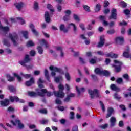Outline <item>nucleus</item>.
<instances>
[{
	"label": "nucleus",
	"instance_id": "39448f33",
	"mask_svg": "<svg viewBox=\"0 0 131 131\" xmlns=\"http://www.w3.org/2000/svg\"><path fill=\"white\" fill-rule=\"evenodd\" d=\"M9 37L13 42L14 47H17V46H18V42H17V40H18V39L19 38L18 34H17L16 33H13V34H9Z\"/></svg>",
	"mask_w": 131,
	"mask_h": 131
},
{
	"label": "nucleus",
	"instance_id": "5fc2aeb1",
	"mask_svg": "<svg viewBox=\"0 0 131 131\" xmlns=\"http://www.w3.org/2000/svg\"><path fill=\"white\" fill-rule=\"evenodd\" d=\"M63 20H64L65 22H67V21H69V20H70V16L69 15H65L63 17Z\"/></svg>",
	"mask_w": 131,
	"mask_h": 131
},
{
	"label": "nucleus",
	"instance_id": "6e6552de",
	"mask_svg": "<svg viewBox=\"0 0 131 131\" xmlns=\"http://www.w3.org/2000/svg\"><path fill=\"white\" fill-rule=\"evenodd\" d=\"M117 19V10L115 8H112L111 11V15L108 17V20H116Z\"/></svg>",
	"mask_w": 131,
	"mask_h": 131
},
{
	"label": "nucleus",
	"instance_id": "58836bf2",
	"mask_svg": "<svg viewBox=\"0 0 131 131\" xmlns=\"http://www.w3.org/2000/svg\"><path fill=\"white\" fill-rule=\"evenodd\" d=\"M106 32L107 34H109V35H112V34H114V33H115V30H114V29H112L107 30Z\"/></svg>",
	"mask_w": 131,
	"mask_h": 131
},
{
	"label": "nucleus",
	"instance_id": "3c124183",
	"mask_svg": "<svg viewBox=\"0 0 131 131\" xmlns=\"http://www.w3.org/2000/svg\"><path fill=\"white\" fill-rule=\"evenodd\" d=\"M62 79V78L61 76L60 77H56L55 78V82H57V83L60 82V80H61Z\"/></svg>",
	"mask_w": 131,
	"mask_h": 131
},
{
	"label": "nucleus",
	"instance_id": "4be33fe9",
	"mask_svg": "<svg viewBox=\"0 0 131 131\" xmlns=\"http://www.w3.org/2000/svg\"><path fill=\"white\" fill-rule=\"evenodd\" d=\"M106 57L112 58V59H116L117 58H118V55L113 52H110L106 54Z\"/></svg>",
	"mask_w": 131,
	"mask_h": 131
},
{
	"label": "nucleus",
	"instance_id": "20e7f679",
	"mask_svg": "<svg viewBox=\"0 0 131 131\" xmlns=\"http://www.w3.org/2000/svg\"><path fill=\"white\" fill-rule=\"evenodd\" d=\"M46 94L47 97H52L53 96V93L51 92L50 91H48V90L46 89H42L40 90V91L38 92V95L40 97H45V94Z\"/></svg>",
	"mask_w": 131,
	"mask_h": 131
},
{
	"label": "nucleus",
	"instance_id": "423d86ee",
	"mask_svg": "<svg viewBox=\"0 0 131 131\" xmlns=\"http://www.w3.org/2000/svg\"><path fill=\"white\" fill-rule=\"evenodd\" d=\"M114 63H115V64H118V66H116L114 64H113L112 65V67L114 68L115 72L118 73L120 71H121V66H122V62L115 60H114Z\"/></svg>",
	"mask_w": 131,
	"mask_h": 131
},
{
	"label": "nucleus",
	"instance_id": "e433bc0d",
	"mask_svg": "<svg viewBox=\"0 0 131 131\" xmlns=\"http://www.w3.org/2000/svg\"><path fill=\"white\" fill-rule=\"evenodd\" d=\"M13 75L15 77H17V80L18 81H19V82H21V81H22V78L20 76H19V75H18L17 73H13Z\"/></svg>",
	"mask_w": 131,
	"mask_h": 131
},
{
	"label": "nucleus",
	"instance_id": "0e129e2a",
	"mask_svg": "<svg viewBox=\"0 0 131 131\" xmlns=\"http://www.w3.org/2000/svg\"><path fill=\"white\" fill-rule=\"evenodd\" d=\"M123 80L121 78H119L116 80L117 83L120 84L121 82H123Z\"/></svg>",
	"mask_w": 131,
	"mask_h": 131
},
{
	"label": "nucleus",
	"instance_id": "ea45409f",
	"mask_svg": "<svg viewBox=\"0 0 131 131\" xmlns=\"http://www.w3.org/2000/svg\"><path fill=\"white\" fill-rule=\"evenodd\" d=\"M52 8L53 6H52V5H51V4H49L47 5V9L50 10V11H51L52 13H54V12H55V10H54V9Z\"/></svg>",
	"mask_w": 131,
	"mask_h": 131
},
{
	"label": "nucleus",
	"instance_id": "338daca9",
	"mask_svg": "<svg viewBox=\"0 0 131 131\" xmlns=\"http://www.w3.org/2000/svg\"><path fill=\"white\" fill-rule=\"evenodd\" d=\"M41 124H46L49 122V120H42L40 121Z\"/></svg>",
	"mask_w": 131,
	"mask_h": 131
},
{
	"label": "nucleus",
	"instance_id": "393cba45",
	"mask_svg": "<svg viewBox=\"0 0 131 131\" xmlns=\"http://www.w3.org/2000/svg\"><path fill=\"white\" fill-rule=\"evenodd\" d=\"M0 30H2L4 32H8V31H10V28L9 27H3L2 25H0Z\"/></svg>",
	"mask_w": 131,
	"mask_h": 131
},
{
	"label": "nucleus",
	"instance_id": "c85d7f7f",
	"mask_svg": "<svg viewBox=\"0 0 131 131\" xmlns=\"http://www.w3.org/2000/svg\"><path fill=\"white\" fill-rule=\"evenodd\" d=\"M37 50L38 51V53H39V55H42L43 54V49L40 46H38L37 47Z\"/></svg>",
	"mask_w": 131,
	"mask_h": 131
},
{
	"label": "nucleus",
	"instance_id": "774afa93",
	"mask_svg": "<svg viewBox=\"0 0 131 131\" xmlns=\"http://www.w3.org/2000/svg\"><path fill=\"white\" fill-rule=\"evenodd\" d=\"M72 131H78V126L77 125L73 126L72 128Z\"/></svg>",
	"mask_w": 131,
	"mask_h": 131
},
{
	"label": "nucleus",
	"instance_id": "c756f323",
	"mask_svg": "<svg viewBox=\"0 0 131 131\" xmlns=\"http://www.w3.org/2000/svg\"><path fill=\"white\" fill-rule=\"evenodd\" d=\"M103 70H101V69L97 68L95 69L94 72L96 74H99V75H102V73Z\"/></svg>",
	"mask_w": 131,
	"mask_h": 131
},
{
	"label": "nucleus",
	"instance_id": "de8ad7c7",
	"mask_svg": "<svg viewBox=\"0 0 131 131\" xmlns=\"http://www.w3.org/2000/svg\"><path fill=\"white\" fill-rule=\"evenodd\" d=\"M114 97L116 100H117L118 101H119L120 99H121V97L118 95L117 93H115Z\"/></svg>",
	"mask_w": 131,
	"mask_h": 131
},
{
	"label": "nucleus",
	"instance_id": "473e14b6",
	"mask_svg": "<svg viewBox=\"0 0 131 131\" xmlns=\"http://www.w3.org/2000/svg\"><path fill=\"white\" fill-rule=\"evenodd\" d=\"M101 4L98 3L96 5V7L94 10L95 12H100V11H101Z\"/></svg>",
	"mask_w": 131,
	"mask_h": 131
},
{
	"label": "nucleus",
	"instance_id": "7c9ffc66",
	"mask_svg": "<svg viewBox=\"0 0 131 131\" xmlns=\"http://www.w3.org/2000/svg\"><path fill=\"white\" fill-rule=\"evenodd\" d=\"M70 26H73V31L74 32H76V31L77 30V28L76 27L75 24L73 23L69 24L68 28H70Z\"/></svg>",
	"mask_w": 131,
	"mask_h": 131
},
{
	"label": "nucleus",
	"instance_id": "f3484780",
	"mask_svg": "<svg viewBox=\"0 0 131 131\" xmlns=\"http://www.w3.org/2000/svg\"><path fill=\"white\" fill-rule=\"evenodd\" d=\"M30 29L31 30L32 32L35 35V36H38V32L36 31L35 29L34 24H30L29 26Z\"/></svg>",
	"mask_w": 131,
	"mask_h": 131
},
{
	"label": "nucleus",
	"instance_id": "f8f14e48",
	"mask_svg": "<svg viewBox=\"0 0 131 131\" xmlns=\"http://www.w3.org/2000/svg\"><path fill=\"white\" fill-rule=\"evenodd\" d=\"M130 51V49H129V47H127L125 50V51H124L123 53V57L126 58L127 59H129L130 58L131 59V54H129Z\"/></svg>",
	"mask_w": 131,
	"mask_h": 131
},
{
	"label": "nucleus",
	"instance_id": "79ce46f5",
	"mask_svg": "<svg viewBox=\"0 0 131 131\" xmlns=\"http://www.w3.org/2000/svg\"><path fill=\"white\" fill-rule=\"evenodd\" d=\"M7 112H11L12 113H14V112H15V108L12 106L8 107L7 108Z\"/></svg>",
	"mask_w": 131,
	"mask_h": 131
},
{
	"label": "nucleus",
	"instance_id": "b1692460",
	"mask_svg": "<svg viewBox=\"0 0 131 131\" xmlns=\"http://www.w3.org/2000/svg\"><path fill=\"white\" fill-rule=\"evenodd\" d=\"M111 89L112 91H115V92H119V91H120V89L116 86V85L114 84H112L111 85Z\"/></svg>",
	"mask_w": 131,
	"mask_h": 131
},
{
	"label": "nucleus",
	"instance_id": "4468645a",
	"mask_svg": "<svg viewBox=\"0 0 131 131\" xmlns=\"http://www.w3.org/2000/svg\"><path fill=\"white\" fill-rule=\"evenodd\" d=\"M10 99H5L4 100L0 101V104L3 107H7V106H9V105H10Z\"/></svg>",
	"mask_w": 131,
	"mask_h": 131
},
{
	"label": "nucleus",
	"instance_id": "ddd939ff",
	"mask_svg": "<svg viewBox=\"0 0 131 131\" xmlns=\"http://www.w3.org/2000/svg\"><path fill=\"white\" fill-rule=\"evenodd\" d=\"M35 83V80H34V78L31 77L29 80L26 81L25 82V85L26 86H32V85H33Z\"/></svg>",
	"mask_w": 131,
	"mask_h": 131
},
{
	"label": "nucleus",
	"instance_id": "2f4dec72",
	"mask_svg": "<svg viewBox=\"0 0 131 131\" xmlns=\"http://www.w3.org/2000/svg\"><path fill=\"white\" fill-rule=\"evenodd\" d=\"M101 75L108 77V76H110V72L107 70H102Z\"/></svg>",
	"mask_w": 131,
	"mask_h": 131
},
{
	"label": "nucleus",
	"instance_id": "1a4fd4ad",
	"mask_svg": "<svg viewBox=\"0 0 131 131\" xmlns=\"http://www.w3.org/2000/svg\"><path fill=\"white\" fill-rule=\"evenodd\" d=\"M9 99L12 103H14V102H19L22 103H25V101H24V100L19 98L17 96H9Z\"/></svg>",
	"mask_w": 131,
	"mask_h": 131
},
{
	"label": "nucleus",
	"instance_id": "4d7b16f0",
	"mask_svg": "<svg viewBox=\"0 0 131 131\" xmlns=\"http://www.w3.org/2000/svg\"><path fill=\"white\" fill-rule=\"evenodd\" d=\"M124 13L126 14V16H128L130 14V10L129 9H125L124 10Z\"/></svg>",
	"mask_w": 131,
	"mask_h": 131
},
{
	"label": "nucleus",
	"instance_id": "7ed1b4c3",
	"mask_svg": "<svg viewBox=\"0 0 131 131\" xmlns=\"http://www.w3.org/2000/svg\"><path fill=\"white\" fill-rule=\"evenodd\" d=\"M10 122L14 126H17L19 129H23L24 128V124H23L19 119H15L14 120H12L10 121Z\"/></svg>",
	"mask_w": 131,
	"mask_h": 131
},
{
	"label": "nucleus",
	"instance_id": "bf43d9fd",
	"mask_svg": "<svg viewBox=\"0 0 131 131\" xmlns=\"http://www.w3.org/2000/svg\"><path fill=\"white\" fill-rule=\"evenodd\" d=\"M17 20H19V21H20L21 24L22 25L25 24V20H24L23 18H22V17H17Z\"/></svg>",
	"mask_w": 131,
	"mask_h": 131
},
{
	"label": "nucleus",
	"instance_id": "aec40b11",
	"mask_svg": "<svg viewBox=\"0 0 131 131\" xmlns=\"http://www.w3.org/2000/svg\"><path fill=\"white\" fill-rule=\"evenodd\" d=\"M110 127L112 128L114 127V126L115 125V123H116V118H115L114 117H112L110 118Z\"/></svg>",
	"mask_w": 131,
	"mask_h": 131
},
{
	"label": "nucleus",
	"instance_id": "6e6d98bb",
	"mask_svg": "<svg viewBox=\"0 0 131 131\" xmlns=\"http://www.w3.org/2000/svg\"><path fill=\"white\" fill-rule=\"evenodd\" d=\"M121 5L122 8H126V7H127V4L124 1L121 2Z\"/></svg>",
	"mask_w": 131,
	"mask_h": 131
},
{
	"label": "nucleus",
	"instance_id": "5701e85b",
	"mask_svg": "<svg viewBox=\"0 0 131 131\" xmlns=\"http://www.w3.org/2000/svg\"><path fill=\"white\" fill-rule=\"evenodd\" d=\"M6 76L7 78L8 81H9V82H13V81H15V78L14 77L11 76L10 74H7Z\"/></svg>",
	"mask_w": 131,
	"mask_h": 131
},
{
	"label": "nucleus",
	"instance_id": "a878e982",
	"mask_svg": "<svg viewBox=\"0 0 131 131\" xmlns=\"http://www.w3.org/2000/svg\"><path fill=\"white\" fill-rule=\"evenodd\" d=\"M59 29L60 31H63L64 33H67V32H68V30L67 29H65V25L64 24L60 25L59 27Z\"/></svg>",
	"mask_w": 131,
	"mask_h": 131
},
{
	"label": "nucleus",
	"instance_id": "c03bdc74",
	"mask_svg": "<svg viewBox=\"0 0 131 131\" xmlns=\"http://www.w3.org/2000/svg\"><path fill=\"white\" fill-rule=\"evenodd\" d=\"M39 112L40 113H41V114H48V111L46 108L40 109L39 110Z\"/></svg>",
	"mask_w": 131,
	"mask_h": 131
},
{
	"label": "nucleus",
	"instance_id": "13d9d810",
	"mask_svg": "<svg viewBox=\"0 0 131 131\" xmlns=\"http://www.w3.org/2000/svg\"><path fill=\"white\" fill-rule=\"evenodd\" d=\"M119 108L122 110V111H125L126 110V107H125V105L124 104H121L119 105Z\"/></svg>",
	"mask_w": 131,
	"mask_h": 131
},
{
	"label": "nucleus",
	"instance_id": "49530a36",
	"mask_svg": "<svg viewBox=\"0 0 131 131\" xmlns=\"http://www.w3.org/2000/svg\"><path fill=\"white\" fill-rule=\"evenodd\" d=\"M99 103H100V106H101V108L103 112H105V111H106L105 108V105H104V103L101 101H100Z\"/></svg>",
	"mask_w": 131,
	"mask_h": 131
},
{
	"label": "nucleus",
	"instance_id": "f03ea898",
	"mask_svg": "<svg viewBox=\"0 0 131 131\" xmlns=\"http://www.w3.org/2000/svg\"><path fill=\"white\" fill-rule=\"evenodd\" d=\"M88 94L90 95V98L92 99H95V97H96V98H100V92L99 90L97 89H95L93 90L89 89Z\"/></svg>",
	"mask_w": 131,
	"mask_h": 131
},
{
	"label": "nucleus",
	"instance_id": "a18cd8bd",
	"mask_svg": "<svg viewBox=\"0 0 131 131\" xmlns=\"http://www.w3.org/2000/svg\"><path fill=\"white\" fill-rule=\"evenodd\" d=\"M41 42H42V43H43V45H45L46 48H49V43L48 42V41H47V40H46V39H42Z\"/></svg>",
	"mask_w": 131,
	"mask_h": 131
},
{
	"label": "nucleus",
	"instance_id": "cd10ccee",
	"mask_svg": "<svg viewBox=\"0 0 131 131\" xmlns=\"http://www.w3.org/2000/svg\"><path fill=\"white\" fill-rule=\"evenodd\" d=\"M21 34H23L25 39H28V31H21Z\"/></svg>",
	"mask_w": 131,
	"mask_h": 131
},
{
	"label": "nucleus",
	"instance_id": "680f3d73",
	"mask_svg": "<svg viewBox=\"0 0 131 131\" xmlns=\"http://www.w3.org/2000/svg\"><path fill=\"white\" fill-rule=\"evenodd\" d=\"M79 27L80 28H81V29H82V30L83 31H84L85 30V26H84V24H79Z\"/></svg>",
	"mask_w": 131,
	"mask_h": 131
},
{
	"label": "nucleus",
	"instance_id": "864d4df0",
	"mask_svg": "<svg viewBox=\"0 0 131 131\" xmlns=\"http://www.w3.org/2000/svg\"><path fill=\"white\" fill-rule=\"evenodd\" d=\"M91 77L92 79L94 80V81H98V77H97L96 75H91Z\"/></svg>",
	"mask_w": 131,
	"mask_h": 131
},
{
	"label": "nucleus",
	"instance_id": "052dcab7",
	"mask_svg": "<svg viewBox=\"0 0 131 131\" xmlns=\"http://www.w3.org/2000/svg\"><path fill=\"white\" fill-rule=\"evenodd\" d=\"M90 63L91 64H96L97 63V60L94 58H92L90 60Z\"/></svg>",
	"mask_w": 131,
	"mask_h": 131
},
{
	"label": "nucleus",
	"instance_id": "8fccbe9b",
	"mask_svg": "<svg viewBox=\"0 0 131 131\" xmlns=\"http://www.w3.org/2000/svg\"><path fill=\"white\" fill-rule=\"evenodd\" d=\"M3 42L5 46H6L7 47H10L11 46V44H10V42L7 40V39H5Z\"/></svg>",
	"mask_w": 131,
	"mask_h": 131
},
{
	"label": "nucleus",
	"instance_id": "72a5a7b5",
	"mask_svg": "<svg viewBox=\"0 0 131 131\" xmlns=\"http://www.w3.org/2000/svg\"><path fill=\"white\" fill-rule=\"evenodd\" d=\"M8 90H10V92H11V93H14V92H16V89L13 85H8Z\"/></svg>",
	"mask_w": 131,
	"mask_h": 131
},
{
	"label": "nucleus",
	"instance_id": "e2e57ef3",
	"mask_svg": "<svg viewBox=\"0 0 131 131\" xmlns=\"http://www.w3.org/2000/svg\"><path fill=\"white\" fill-rule=\"evenodd\" d=\"M70 119L73 120L74 119V113L73 112H70Z\"/></svg>",
	"mask_w": 131,
	"mask_h": 131
},
{
	"label": "nucleus",
	"instance_id": "bb28decb",
	"mask_svg": "<svg viewBox=\"0 0 131 131\" xmlns=\"http://www.w3.org/2000/svg\"><path fill=\"white\" fill-rule=\"evenodd\" d=\"M30 97H37L38 96V92H34V91H29L28 93Z\"/></svg>",
	"mask_w": 131,
	"mask_h": 131
},
{
	"label": "nucleus",
	"instance_id": "603ef678",
	"mask_svg": "<svg viewBox=\"0 0 131 131\" xmlns=\"http://www.w3.org/2000/svg\"><path fill=\"white\" fill-rule=\"evenodd\" d=\"M23 66V67H26V69L27 70H30V69H32V65H29V66H27L26 65V63L25 64V66Z\"/></svg>",
	"mask_w": 131,
	"mask_h": 131
},
{
	"label": "nucleus",
	"instance_id": "a211bd4d",
	"mask_svg": "<svg viewBox=\"0 0 131 131\" xmlns=\"http://www.w3.org/2000/svg\"><path fill=\"white\" fill-rule=\"evenodd\" d=\"M114 112V109L112 107H110L107 109V114H106V118H109L111 117V115Z\"/></svg>",
	"mask_w": 131,
	"mask_h": 131
},
{
	"label": "nucleus",
	"instance_id": "6ab92c4d",
	"mask_svg": "<svg viewBox=\"0 0 131 131\" xmlns=\"http://www.w3.org/2000/svg\"><path fill=\"white\" fill-rule=\"evenodd\" d=\"M14 6H15L16 9H17L18 11H20L22 10V8H23L24 6V3L23 2H19L18 3H15Z\"/></svg>",
	"mask_w": 131,
	"mask_h": 131
},
{
	"label": "nucleus",
	"instance_id": "c9c22d12",
	"mask_svg": "<svg viewBox=\"0 0 131 131\" xmlns=\"http://www.w3.org/2000/svg\"><path fill=\"white\" fill-rule=\"evenodd\" d=\"M26 46L28 47V48H29L30 47H33L34 46V43H33L32 40H29L27 42Z\"/></svg>",
	"mask_w": 131,
	"mask_h": 131
},
{
	"label": "nucleus",
	"instance_id": "dca6fc26",
	"mask_svg": "<svg viewBox=\"0 0 131 131\" xmlns=\"http://www.w3.org/2000/svg\"><path fill=\"white\" fill-rule=\"evenodd\" d=\"M44 17L47 23H50V22H51V15L48 11L45 12Z\"/></svg>",
	"mask_w": 131,
	"mask_h": 131
},
{
	"label": "nucleus",
	"instance_id": "2eb2a0df",
	"mask_svg": "<svg viewBox=\"0 0 131 131\" xmlns=\"http://www.w3.org/2000/svg\"><path fill=\"white\" fill-rule=\"evenodd\" d=\"M104 45H105V38H104V36H101L100 37V41L97 45V48H102Z\"/></svg>",
	"mask_w": 131,
	"mask_h": 131
},
{
	"label": "nucleus",
	"instance_id": "a19ab883",
	"mask_svg": "<svg viewBox=\"0 0 131 131\" xmlns=\"http://www.w3.org/2000/svg\"><path fill=\"white\" fill-rule=\"evenodd\" d=\"M65 78H66L68 81H70V80L71 79V77H70V75L69 74V73L68 72L66 73Z\"/></svg>",
	"mask_w": 131,
	"mask_h": 131
},
{
	"label": "nucleus",
	"instance_id": "37998d69",
	"mask_svg": "<svg viewBox=\"0 0 131 131\" xmlns=\"http://www.w3.org/2000/svg\"><path fill=\"white\" fill-rule=\"evenodd\" d=\"M73 18L75 21H77V22H79V21H80V18H79V17H78V15L77 14H74Z\"/></svg>",
	"mask_w": 131,
	"mask_h": 131
},
{
	"label": "nucleus",
	"instance_id": "69168bd1",
	"mask_svg": "<svg viewBox=\"0 0 131 131\" xmlns=\"http://www.w3.org/2000/svg\"><path fill=\"white\" fill-rule=\"evenodd\" d=\"M35 54L36 53L34 50H31V51L30 52V55L32 57H34V56H35Z\"/></svg>",
	"mask_w": 131,
	"mask_h": 131
},
{
	"label": "nucleus",
	"instance_id": "0eeeda50",
	"mask_svg": "<svg viewBox=\"0 0 131 131\" xmlns=\"http://www.w3.org/2000/svg\"><path fill=\"white\" fill-rule=\"evenodd\" d=\"M49 69L52 71V76H55V75H56V72H59V73H62V72H63L62 69L57 67H54L53 66H50L49 67Z\"/></svg>",
	"mask_w": 131,
	"mask_h": 131
},
{
	"label": "nucleus",
	"instance_id": "9d476101",
	"mask_svg": "<svg viewBox=\"0 0 131 131\" xmlns=\"http://www.w3.org/2000/svg\"><path fill=\"white\" fill-rule=\"evenodd\" d=\"M31 61V59L29 58V55L27 54L25 55L24 60L19 62V63L21 65V66H25L27 63H29Z\"/></svg>",
	"mask_w": 131,
	"mask_h": 131
},
{
	"label": "nucleus",
	"instance_id": "4c0bfd02",
	"mask_svg": "<svg viewBox=\"0 0 131 131\" xmlns=\"http://www.w3.org/2000/svg\"><path fill=\"white\" fill-rule=\"evenodd\" d=\"M39 9V7L38 6V3L37 2L35 1L34 3V10H36L37 11V10Z\"/></svg>",
	"mask_w": 131,
	"mask_h": 131
},
{
	"label": "nucleus",
	"instance_id": "412c9836",
	"mask_svg": "<svg viewBox=\"0 0 131 131\" xmlns=\"http://www.w3.org/2000/svg\"><path fill=\"white\" fill-rule=\"evenodd\" d=\"M75 97V94L70 93L69 95L67 96V97L64 99V102H69L70 101V98H74Z\"/></svg>",
	"mask_w": 131,
	"mask_h": 131
},
{
	"label": "nucleus",
	"instance_id": "09e8293b",
	"mask_svg": "<svg viewBox=\"0 0 131 131\" xmlns=\"http://www.w3.org/2000/svg\"><path fill=\"white\" fill-rule=\"evenodd\" d=\"M123 77L126 80V81H128L129 80V76L127 74H124L123 75Z\"/></svg>",
	"mask_w": 131,
	"mask_h": 131
},
{
	"label": "nucleus",
	"instance_id": "9b49d317",
	"mask_svg": "<svg viewBox=\"0 0 131 131\" xmlns=\"http://www.w3.org/2000/svg\"><path fill=\"white\" fill-rule=\"evenodd\" d=\"M115 42L117 45L122 46L124 43V37H117L115 39Z\"/></svg>",
	"mask_w": 131,
	"mask_h": 131
},
{
	"label": "nucleus",
	"instance_id": "f704fd0d",
	"mask_svg": "<svg viewBox=\"0 0 131 131\" xmlns=\"http://www.w3.org/2000/svg\"><path fill=\"white\" fill-rule=\"evenodd\" d=\"M83 8L86 12H88V13H90V12H91V8H90V6L86 5H83Z\"/></svg>",
	"mask_w": 131,
	"mask_h": 131
},
{
	"label": "nucleus",
	"instance_id": "f257e3e1",
	"mask_svg": "<svg viewBox=\"0 0 131 131\" xmlns=\"http://www.w3.org/2000/svg\"><path fill=\"white\" fill-rule=\"evenodd\" d=\"M59 91L56 92L55 91H53V94L56 97L58 98H64L65 97V93H64V85L63 84H60L58 86Z\"/></svg>",
	"mask_w": 131,
	"mask_h": 131
}]
</instances>
